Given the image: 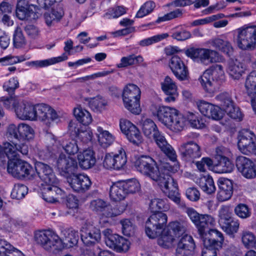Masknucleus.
<instances>
[{
    "instance_id": "obj_1",
    "label": "nucleus",
    "mask_w": 256,
    "mask_h": 256,
    "mask_svg": "<svg viewBox=\"0 0 256 256\" xmlns=\"http://www.w3.org/2000/svg\"><path fill=\"white\" fill-rule=\"evenodd\" d=\"M134 166L138 171L154 181L162 192L178 207H186L185 203L181 200L178 184L168 174L178 171L180 168L177 162L174 165L166 164L158 168L152 158L142 156L136 160Z\"/></svg>"
},
{
    "instance_id": "obj_2",
    "label": "nucleus",
    "mask_w": 256,
    "mask_h": 256,
    "mask_svg": "<svg viewBox=\"0 0 256 256\" xmlns=\"http://www.w3.org/2000/svg\"><path fill=\"white\" fill-rule=\"evenodd\" d=\"M167 222V215L158 212L152 214L146 221L145 226V232L148 236L154 238L158 236V244L164 248L172 247L175 240L171 232L165 228ZM168 228L172 230L175 237L182 235L186 230L184 224L178 221L170 222Z\"/></svg>"
},
{
    "instance_id": "obj_3",
    "label": "nucleus",
    "mask_w": 256,
    "mask_h": 256,
    "mask_svg": "<svg viewBox=\"0 0 256 256\" xmlns=\"http://www.w3.org/2000/svg\"><path fill=\"white\" fill-rule=\"evenodd\" d=\"M62 240L50 230L38 232L36 233V242L45 250L56 254L66 248H71L77 244L78 240V232L74 230L66 228L62 231Z\"/></svg>"
},
{
    "instance_id": "obj_4",
    "label": "nucleus",
    "mask_w": 256,
    "mask_h": 256,
    "mask_svg": "<svg viewBox=\"0 0 256 256\" xmlns=\"http://www.w3.org/2000/svg\"><path fill=\"white\" fill-rule=\"evenodd\" d=\"M150 110L154 116L173 132L182 131L187 124L186 118L175 108L152 105Z\"/></svg>"
},
{
    "instance_id": "obj_5",
    "label": "nucleus",
    "mask_w": 256,
    "mask_h": 256,
    "mask_svg": "<svg viewBox=\"0 0 256 256\" xmlns=\"http://www.w3.org/2000/svg\"><path fill=\"white\" fill-rule=\"evenodd\" d=\"M0 102L6 109L13 110L18 118L22 120L36 121L38 104H34L28 100L16 96L1 97Z\"/></svg>"
},
{
    "instance_id": "obj_6",
    "label": "nucleus",
    "mask_w": 256,
    "mask_h": 256,
    "mask_svg": "<svg viewBox=\"0 0 256 256\" xmlns=\"http://www.w3.org/2000/svg\"><path fill=\"white\" fill-rule=\"evenodd\" d=\"M225 80L224 67L221 64H214L206 70L198 78L204 90L210 95L220 89Z\"/></svg>"
},
{
    "instance_id": "obj_7",
    "label": "nucleus",
    "mask_w": 256,
    "mask_h": 256,
    "mask_svg": "<svg viewBox=\"0 0 256 256\" xmlns=\"http://www.w3.org/2000/svg\"><path fill=\"white\" fill-rule=\"evenodd\" d=\"M234 42L242 50H252L256 48V26L247 24L234 31Z\"/></svg>"
},
{
    "instance_id": "obj_8",
    "label": "nucleus",
    "mask_w": 256,
    "mask_h": 256,
    "mask_svg": "<svg viewBox=\"0 0 256 256\" xmlns=\"http://www.w3.org/2000/svg\"><path fill=\"white\" fill-rule=\"evenodd\" d=\"M184 54L194 62L205 66L218 62L220 59L216 51L206 48H190L185 50Z\"/></svg>"
},
{
    "instance_id": "obj_9",
    "label": "nucleus",
    "mask_w": 256,
    "mask_h": 256,
    "mask_svg": "<svg viewBox=\"0 0 256 256\" xmlns=\"http://www.w3.org/2000/svg\"><path fill=\"white\" fill-rule=\"evenodd\" d=\"M127 162L126 152L120 148L116 152H108L105 154L103 166L108 170H120L124 168Z\"/></svg>"
},
{
    "instance_id": "obj_10",
    "label": "nucleus",
    "mask_w": 256,
    "mask_h": 256,
    "mask_svg": "<svg viewBox=\"0 0 256 256\" xmlns=\"http://www.w3.org/2000/svg\"><path fill=\"white\" fill-rule=\"evenodd\" d=\"M214 224L215 220L212 216L208 214H201L196 228L205 247H210L216 243L214 240L209 238L210 233L208 232Z\"/></svg>"
},
{
    "instance_id": "obj_11",
    "label": "nucleus",
    "mask_w": 256,
    "mask_h": 256,
    "mask_svg": "<svg viewBox=\"0 0 256 256\" xmlns=\"http://www.w3.org/2000/svg\"><path fill=\"white\" fill-rule=\"evenodd\" d=\"M46 144L48 149L50 152L58 150L61 146L65 152L69 155H74L78 153L79 148L75 140H72L70 141L63 142L61 144L60 140H58L52 134H48L46 136Z\"/></svg>"
},
{
    "instance_id": "obj_12",
    "label": "nucleus",
    "mask_w": 256,
    "mask_h": 256,
    "mask_svg": "<svg viewBox=\"0 0 256 256\" xmlns=\"http://www.w3.org/2000/svg\"><path fill=\"white\" fill-rule=\"evenodd\" d=\"M39 10L36 6L29 4L28 0H18L16 16L21 20H36L39 16Z\"/></svg>"
},
{
    "instance_id": "obj_13",
    "label": "nucleus",
    "mask_w": 256,
    "mask_h": 256,
    "mask_svg": "<svg viewBox=\"0 0 256 256\" xmlns=\"http://www.w3.org/2000/svg\"><path fill=\"white\" fill-rule=\"evenodd\" d=\"M66 180L70 187L76 192H85L88 190L92 186L90 178L84 174L73 173L68 176Z\"/></svg>"
},
{
    "instance_id": "obj_14",
    "label": "nucleus",
    "mask_w": 256,
    "mask_h": 256,
    "mask_svg": "<svg viewBox=\"0 0 256 256\" xmlns=\"http://www.w3.org/2000/svg\"><path fill=\"white\" fill-rule=\"evenodd\" d=\"M56 166L60 174L67 178L76 169L77 162L74 158L62 154L56 160Z\"/></svg>"
},
{
    "instance_id": "obj_15",
    "label": "nucleus",
    "mask_w": 256,
    "mask_h": 256,
    "mask_svg": "<svg viewBox=\"0 0 256 256\" xmlns=\"http://www.w3.org/2000/svg\"><path fill=\"white\" fill-rule=\"evenodd\" d=\"M36 121L42 122L46 126H50L52 122H58L60 117L56 111L48 105L40 104L37 106Z\"/></svg>"
},
{
    "instance_id": "obj_16",
    "label": "nucleus",
    "mask_w": 256,
    "mask_h": 256,
    "mask_svg": "<svg viewBox=\"0 0 256 256\" xmlns=\"http://www.w3.org/2000/svg\"><path fill=\"white\" fill-rule=\"evenodd\" d=\"M6 156L10 160L19 158L20 153L27 155L28 152V146L26 142H18L13 141L3 142Z\"/></svg>"
},
{
    "instance_id": "obj_17",
    "label": "nucleus",
    "mask_w": 256,
    "mask_h": 256,
    "mask_svg": "<svg viewBox=\"0 0 256 256\" xmlns=\"http://www.w3.org/2000/svg\"><path fill=\"white\" fill-rule=\"evenodd\" d=\"M58 184H42V196L44 200L49 203H56L62 198L64 193L57 186Z\"/></svg>"
},
{
    "instance_id": "obj_18",
    "label": "nucleus",
    "mask_w": 256,
    "mask_h": 256,
    "mask_svg": "<svg viewBox=\"0 0 256 256\" xmlns=\"http://www.w3.org/2000/svg\"><path fill=\"white\" fill-rule=\"evenodd\" d=\"M169 66L174 76L180 80L188 78L189 72L187 66L178 56H173L170 62Z\"/></svg>"
},
{
    "instance_id": "obj_19",
    "label": "nucleus",
    "mask_w": 256,
    "mask_h": 256,
    "mask_svg": "<svg viewBox=\"0 0 256 256\" xmlns=\"http://www.w3.org/2000/svg\"><path fill=\"white\" fill-rule=\"evenodd\" d=\"M216 100L222 102V106L224 109L225 112L232 118L240 120L242 114L240 108L236 107L231 98L228 93H222L216 96Z\"/></svg>"
},
{
    "instance_id": "obj_20",
    "label": "nucleus",
    "mask_w": 256,
    "mask_h": 256,
    "mask_svg": "<svg viewBox=\"0 0 256 256\" xmlns=\"http://www.w3.org/2000/svg\"><path fill=\"white\" fill-rule=\"evenodd\" d=\"M160 86L162 92L167 96L164 101L168 103L176 102L178 96V88L176 82L167 76L161 82Z\"/></svg>"
},
{
    "instance_id": "obj_21",
    "label": "nucleus",
    "mask_w": 256,
    "mask_h": 256,
    "mask_svg": "<svg viewBox=\"0 0 256 256\" xmlns=\"http://www.w3.org/2000/svg\"><path fill=\"white\" fill-rule=\"evenodd\" d=\"M178 150L184 158L188 161H192L202 154L200 146L194 141L182 143Z\"/></svg>"
},
{
    "instance_id": "obj_22",
    "label": "nucleus",
    "mask_w": 256,
    "mask_h": 256,
    "mask_svg": "<svg viewBox=\"0 0 256 256\" xmlns=\"http://www.w3.org/2000/svg\"><path fill=\"white\" fill-rule=\"evenodd\" d=\"M81 238L84 244L86 246L98 243L101 240L100 230L92 224H88L82 228L81 230Z\"/></svg>"
},
{
    "instance_id": "obj_23",
    "label": "nucleus",
    "mask_w": 256,
    "mask_h": 256,
    "mask_svg": "<svg viewBox=\"0 0 256 256\" xmlns=\"http://www.w3.org/2000/svg\"><path fill=\"white\" fill-rule=\"evenodd\" d=\"M35 172L44 184H58L52 168L48 165L42 162L35 164Z\"/></svg>"
},
{
    "instance_id": "obj_24",
    "label": "nucleus",
    "mask_w": 256,
    "mask_h": 256,
    "mask_svg": "<svg viewBox=\"0 0 256 256\" xmlns=\"http://www.w3.org/2000/svg\"><path fill=\"white\" fill-rule=\"evenodd\" d=\"M252 68L256 69V60L252 64ZM245 88L248 94L251 98V104L256 114V70L252 71L247 76Z\"/></svg>"
},
{
    "instance_id": "obj_25",
    "label": "nucleus",
    "mask_w": 256,
    "mask_h": 256,
    "mask_svg": "<svg viewBox=\"0 0 256 256\" xmlns=\"http://www.w3.org/2000/svg\"><path fill=\"white\" fill-rule=\"evenodd\" d=\"M218 191L216 198L219 202H223L230 198L233 192L232 183L226 178H220L218 181Z\"/></svg>"
},
{
    "instance_id": "obj_26",
    "label": "nucleus",
    "mask_w": 256,
    "mask_h": 256,
    "mask_svg": "<svg viewBox=\"0 0 256 256\" xmlns=\"http://www.w3.org/2000/svg\"><path fill=\"white\" fill-rule=\"evenodd\" d=\"M152 139L154 140L156 144L168 158L175 162L176 160V154L172 147L168 143L164 136L159 132Z\"/></svg>"
},
{
    "instance_id": "obj_27",
    "label": "nucleus",
    "mask_w": 256,
    "mask_h": 256,
    "mask_svg": "<svg viewBox=\"0 0 256 256\" xmlns=\"http://www.w3.org/2000/svg\"><path fill=\"white\" fill-rule=\"evenodd\" d=\"M77 158L80 167L84 170L91 168L96 162L94 152L90 148L80 152L77 156Z\"/></svg>"
},
{
    "instance_id": "obj_28",
    "label": "nucleus",
    "mask_w": 256,
    "mask_h": 256,
    "mask_svg": "<svg viewBox=\"0 0 256 256\" xmlns=\"http://www.w3.org/2000/svg\"><path fill=\"white\" fill-rule=\"evenodd\" d=\"M195 248V244L192 238L185 234L179 240L176 249V255L180 256L188 254V252L192 251Z\"/></svg>"
},
{
    "instance_id": "obj_29",
    "label": "nucleus",
    "mask_w": 256,
    "mask_h": 256,
    "mask_svg": "<svg viewBox=\"0 0 256 256\" xmlns=\"http://www.w3.org/2000/svg\"><path fill=\"white\" fill-rule=\"evenodd\" d=\"M216 162H212V171L216 173L223 174L231 172L234 166L228 158L216 160Z\"/></svg>"
},
{
    "instance_id": "obj_30",
    "label": "nucleus",
    "mask_w": 256,
    "mask_h": 256,
    "mask_svg": "<svg viewBox=\"0 0 256 256\" xmlns=\"http://www.w3.org/2000/svg\"><path fill=\"white\" fill-rule=\"evenodd\" d=\"M18 138L20 142H28L32 140L34 136V129L29 125L24 123L18 125Z\"/></svg>"
},
{
    "instance_id": "obj_31",
    "label": "nucleus",
    "mask_w": 256,
    "mask_h": 256,
    "mask_svg": "<svg viewBox=\"0 0 256 256\" xmlns=\"http://www.w3.org/2000/svg\"><path fill=\"white\" fill-rule=\"evenodd\" d=\"M96 130L98 140L102 146L107 148L113 144L115 136L112 133L101 126H98Z\"/></svg>"
},
{
    "instance_id": "obj_32",
    "label": "nucleus",
    "mask_w": 256,
    "mask_h": 256,
    "mask_svg": "<svg viewBox=\"0 0 256 256\" xmlns=\"http://www.w3.org/2000/svg\"><path fill=\"white\" fill-rule=\"evenodd\" d=\"M140 90L136 84H128L124 88L122 92V100L124 102L128 103L130 98L136 99L140 98Z\"/></svg>"
},
{
    "instance_id": "obj_33",
    "label": "nucleus",
    "mask_w": 256,
    "mask_h": 256,
    "mask_svg": "<svg viewBox=\"0 0 256 256\" xmlns=\"http://www.w3.org/2000/svg\"><path fill=\"white\" fill-rule=\"evenodd\" d=\"M73 114L76 120L84 125H88L92 122V118L90 112L80 105L74 108Z\"/></svg>"
},
{
    "instance_id": "obj_34",
    "label": "nucleus",
    "mask_w": 256,
    "mask_h": 256,
    "mask_svg": "<svg viewBox=\"0 0 256 256\" xmlns=\"http://www.w3.org/2000/svg\"><path fill=\"white\" fill-rule=\"evenodd\" d=\"M126 195L124 182H118L114 184L110 188V196L114 201L124 200Z\"/></svg>"
},
{
    "instance_id": "obj_35",
    "label": "nucleus",
    "mask_w": 256,
    "mask_h": 256,
    "mask_svg": "<svg viewBox=\"0 0 256 256\" xmlns=\"http://www.w3.org/2000/svg\"><path fill=\"white\" fill-rule=\"evenodd\" d=\"M0 256H25L19 250L0 238Z\"/></svg>"
},
{
    "instance_id": "obj_36",
    "label": "nucleus",
    "mask_w": 256,
    "mask_h": 256,
    "mask_svg": "<svg viewBox=\"0 0 256 256\" xmlns=\"http://www.w3.org/2000/svg\"><path fill=\"white\" fill-rule=\"evenodd\" d=\"M252 140H256V136L252 132L243 130L239 132L238 146L240 151L247 152L245 148L246 144L252 142Z\"/></svg>"
},
{
    "instance_id": "obj_37",
    "label": "nucleus",
    "mask_w": 256,
    "mask_h": 256,
    "mask_svg": "<svg viewBox=\"0 0 256 256\" xmlns=\"http://www.w3.org/2000/svg\"><path fill=\"white\" fill-rule=\"evenodd\" d=\"M246 66L237 60L231 61L228 66L229 74L234 79H238L246 70Z\"/></svg>"
},
{
    "instance_id": "obj_38",
    "label": "nucleus",
    "mask_w": 256,
    "mask_h": 256,
    "mask_svg": "<svg viewBox=\"0 0 256 256\" xmlns=\"http://www.w3.org/2000/svg\"><path fill=\"white\" fill-rule=\"evenodd\" d=\"M142 129L144 134L150 139H152L160 132L154 122L149 118L142 122Z\"/></svg>"
},
{
    "instance_id": "obj_39",
    "label": "nucleus",
    "mask_w": 256,
    "mask_h": 256,
    "mask_svg": "<svg viewBox=\"0 0 256 256\" xmlns=\"http://www.w3.org/2000/svg\"><path fill=\"white\" fill-rule=\"evenodd\" d=\"M208 44L213 48L226 54H229L232 51V47L230 42L220 38H218L210 40Z\"/></svg>"
},
{
    "instance_id": "obj_40",
    "label": "nucleus",
    "mask_w": 256,
    "mask_h": 256,
    "mask_svg": "<svg viewBox=\"0 0 256 256\" xmlns=\"http://www.w3.org/2000/svg\"><path fill=\"white\" fill-rule=\"evenodd\" d=\"M63 12L58 10H52L45 12L44 14V19L47 26H54L60 22L63 16Z\"/></svg>"
},
{
    "instance_id": "obj_41",
    "label": "nucleus",
    "mask_w": 256,
    "mask_h": 256,
    "mask_svg": "<svg viewBox=\"0 0 256 256\" xmlns=\"http://www.w3.org/2000/svg\"><path fill=\"white\" fill-rule=\"evenodd\" d=\"M170 208V204L167 199L154 198L150 200V208L152 212L162 210L168 212ZM159 212H156V213ZM156 214V212L155 213Z\"/></svg>"
},
{
    "instance_id": "obj_42",
    "label": "nucleus",
    "mask_w": 256,
    "mask_h": 256,
    "mask_svg": "<svg viewBox=\"0 0 256 256\" xmlns=\"http://www.w3.org/2000/svg\"><path fill=\"white\" fill-rule=\"evenodd\" d=\"M241 242L246 248H256V236L248 230H244L240 234Z\"/></svg>"
},
{
    "instance_id": "obj_43",
    "label": "nucleus",
    "mask_w": 256,
    "mask_h": 256,
    "mask_svg": "<svg viewBox=\"0 0 256 256\" xmlns=\"http://www.w3.org/2000/svg\"><path fill=\"white\" fill-rule=\"evenodd\" d=\"M67 59L68 56L65 54H63L60 56L44 60L33 61L31 63L32 66L36 68H42L62 62Z\"/></svg>"
},
{
    "instance_id": "obj_44",
    "label": "nucleus",
    "mask_w": 256,
    "mask_h": 256,
    "mask_svg": "<svg viewBox=\"0 0 256 256\" xmlns=\"http://www.w3.org/2000/svg\"><path fill=\"white\" fill-rule=\"evenodd\" d=\"M89 207L94 212L102 213V216L101 218H102L103 216H104V213L110 209L109 204L100 198L92 200L90 204Z\"/></svg>"
},
{
    "instance_id": "obj_45",
    "label": "nucleus",
    "mask_w": 256,
    "mask_h": 256,
    "mask_svg": "<svg viewBox=\"0 0 256 256\" xmlns=\"http://www.w3.org/2000/svg\"><path fill=\"white\" fill-rule=\"evenodd\" d=\"M106 245L109 248L114 249L116 248L121 236L114 233L110 228L105 229L102 231Z\"/></svg>"
},
{
    "instance_id": "obj_46",
    "label": "nucleus",
    "mask_w": 256,
    "mask_h": 256,
    "mask_svg": "<svg viewBox=\"0 0 256 256\" xmlns=\"http://www.w3.org/2000/svg\"><path fill=\"white\" fill-rule=\"evenodd\" d=\"M199 186L204 192L208 194L214 193L216 190L213 178L208 176L200 178Z\"/></svg>"
},
{
    "instance_id": "obj_47",
    "label": "nucleus",
    "mask_w": 256,
    "mask_h": 256,
    "mask_svg": "<svg viewBox=\"0 0 256 256\" xmlns=\"http://www.w3.org/2000/svg\"><path fill=\"white\" fill-rule=\"evenodd\" d=\"M143 60L144 59L140 56L129 55L122 57L120 59V62L116 64V67L118 68H126L133 64H141Z\"/></svg>"
},
{
    "instance_id": "obj_48",
    "label": "nucleus",
    "mask_w": 256,
    "mask_h": 256,
    "mask_svg": "<svg viewBox=\"0 0 256 256\" xmlns=\"http://www.w3.org/2000/svg\"><path fill=\"white\" fill-rule=\"evenodd\" d=\"M23 161L20 160L19 158L12 160L8 161L7 170L8 172L12 174L14 177L18 178V174H20V168H26V166H22V164Z\"/></svg>"
},
{
    "instance_id": "obj_49",
    "label": "nucleus",
    "mask_w": 256,
    "mask_h": 256,
    "mask_svg": "<svg viewBox=\"0 0 256 256\" xmlns=\"http://www.w3.org/2000/svg\"><path fill=\"white\" fill-rule=\"evenodd\" d=\"M108 104L106 99L99 96L90 98L89 102L90 108L96 112H102L106 110Z\"/></svg>"
},
{
    "instance_id": "obj_50",
    "label": "nucleus",
    "mask_w": 256,
    "mask_h": 256,
    "mask_svg": "<svg viewBox=\"0 0 256 256\" xmlns=\"http://www.w3.org/2000/svg\"><path fill=\"white\" fill-rule=\"evenodd\" d=\"M218 222L220 226L233 219L232 211L229 206H222L218 210Z\"/></svg>"
},
{
    "instance_id": "obj_51",
    "label": "nucleus",
    "mask_w": 256,
    "mask_h": 256,
    "mask_svg": "<svg viewBox=\"0 0 256 256\" xmlns=\"http://www.w3.org/2000/svg\"><path fill=\"white\" fill-rule=\"evenodd\" d=\"M220 227L227 234L234 236L238 230L240 222L238 220L233 218Z\"/></svg>"
},
{
    "instance_id": "obj_52",
    "label": "nucleus",
    "mask_w": 256,
    "mask_h": 256,
    "mask_svg": "<svg viewBox=\"0 0 256 256\" xmlns=\"http://www.w3.org/2000/svg\"><path fill=\"white\" fill-rule=\"evenodd\" d=\"M126 134L127 139L136 145H139L143 142L142 136L138 128L135 126Z\"/></svg>"
},
{
    "instance_id": "obj_53",
    "label": "nucleus",
    "mask_w": 256,
    "mask_h": 256,
    "mask_svg": "<svg viewBox=\"0 0 256 256\" xmlns=\"http://www.w3.org/2000/svg\"><path fill=\"white\" fill-rule=\"evenodd\" d=\"M197 107L200 112L204 116L210 118L212 116V112L214 108V104L204 100L196 102Z\"/></svg>"
},
{
    "instance_id": "obj_54",
    "label": "nucleus",
    "mask_w": 256,
    "mask_h": 256,
    "mask_svg": "<svg viewBox=\"0 0 256 256\" xmlns=\"http://www.w3.org/2000/svg\"><path fill=\"white\" fill-rule=\"evenodd\" d=\"M77 138L84 144H88L92 142L94 137L92 130L90 128H86L78 132Z\"/></svg>"
},
{
    "instance_id": "obj_55",
    "label": "nucleus",
    "mask_w": 256,
    "mask_h": 256,
    "mask_svg": "<svg viewBox=\"0 0 256 256\" xmlns=\"http://www.w3.org/2000/svg\"><path fill=\"white\" fill-rule=\"evenodd\" d=\"M127 8L124 6H117L108 9L104 17L108 19L116 18L125 14Z\"/></svg>"
},
{
    "instance_id": "obj_56",
    "label": "nucleus",
    "mask_w": 256,
    "mask_h": 256,
    "mask_svg": "<svg viewBox=\"0 0 256 256\" xmlns=\"http://www.w3.org/2000/svg\"><path fill=\"white\" fill-rule=\"evenodd\" d=\"M169 36L168 33H162L154 36L146 38L141 40L139 42V44L142 46H146L158 42L166 38Z\"/></svg>"
},
{
    "instance_id": "obj_57",
    "label": "nucleus",
    "mask_w": 256,
    "mask_h": 256,
    "mask_svg": "<svg viewBox=\"0 0 256 256\" xmlns=\"http://www.w3.org/2000/svg\"><path fill=\"white\" fill-rule=\"evenodd\" d=\"M22 165L24 166H27L26 168H20V171L19 170L20 174H18V178H25L28 179H32L36 177V174L35 170L33 168L32 166L24 161H23Z\"/></svg>"
},
{
    "instance_id": "obj_58",
    "label": "nucleus",
    "mask_w": 256,
    "mask_h": 256,
    "mask_svg": "<svg viewBox=\"0 0 256 256\" xmlns=\"http://www.w3.org/2000/svg\"><path fill=\"white\" fill-rule=\"evenodd\" d=\"M124 190L126 194H134L140 191L141 188L139 182L135 178L127 180L124 183Z\"/></svg>"
},
{
    "instance_id": "obj_59",
    "label": "nucleus",
    "mask_w": 256,
    "mask_h": 256,
    "mask_svg": "<svg viewBox=\"0 0 256 256\" xmlns=\"http://www.w3.org/2000/svg\"><path fill=\"white\" fill-rule=\"evenodd\" d=\"M26 60V58L24 56H14L8 55L5 57L0 58V64H1L2 66L12 65L22 62Z\"/></svg>"
},
{
    "instance_id": "obj_60",
    "label": "nucleus",
    "mask_w": 256,
    "mask_h": 256,
    "mask_svg": "<svg viewBox=\"0 0 256 256\" xmlns=\"http://www.w3.org/2000/svg\"><path fill=\"white\" fill-rule=\"evenodd\" d=\"M130 101L128 103L124 102L125 108L131 112L138 114L141 112L140 106V98H137L136 99L130 98Z\"/></svg>"
},
{
    "instance_id": "obj_61",
    "label": "nucleus",
    "mask_w": 256,
    "mask_h": 256,
    "mask_svg": "<svg viewBox=\"0 0 256 256\" xmlns=\"http://www.w3.org/2000/svg\"><path fill=\"white\" fill-rule=\"evenodd\" d=\"M28 193V188L24 184H16L12 192L11 196L12 198L21 199L24 197Z\"/></svg>"
},
{
    "instance_id": "obj_62",
    "label": "nucleus",
    "mask_w": 256,
    "mask_h": 256,
    "mask_svg": "<svg viewBox=\"0 0 256 256\" xmlns=\"http://www.w3.org/2000/svg\"><path fill=\"white\" fill-rule=\"evenodd\" d=\"M155 7L154 3L149 1L145 2L138 12L136 17L142 18L152 12Z\"/></svg>"
},
{
    "instance_id": "obj_63",
    "label": "nucleus",
    "mask_w": 256,
    "mask_h": 256,
    "mask_svg": "<svg viewBox=\"0 0 256 256\" xmlns=\"http://www.w3.org/2000/svg\"><path fill=\"white\" fill-rule=\"evenodd\" d=\"M14 44L16 48H20L26 44L25 38L22 33V29L17 27L15 30L13 38Z\"/></svg>"
},
{
    "instance_id": "obj_64",
    "label": "nucleus",
    "mask_w": 256,
    "mask_h": 256,
    "mask_svg": "<svg viewBox=\"0 0 256 256\" xmlns=\"http://www.w3.org/2000/svg\"><path fill=\"white\" fill-rule=\"evenodd\" d=\"M236 214L241 218H246L250 216V208L244 204H239L234 208Z\"/></svg>"
}]
</instances>
